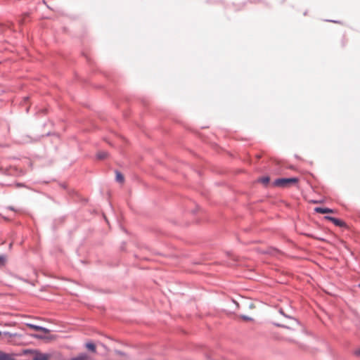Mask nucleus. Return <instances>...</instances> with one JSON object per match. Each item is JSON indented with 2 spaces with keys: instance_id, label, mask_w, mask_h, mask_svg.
I'll return each instance as SVG.
<instances>
[{
  "instance_id": "1",
  "label": "nucleus",
  "mask_w": 360,
  "mask_h": 360,
  "mask_svg": "<svg viewBox=\"0 0 360 360\" xmlns=\"http://www.w3.org/2000/svg\"><path fill=\"white\" fill-rule=\"evenodd\" d=\"M299 182V179L296 177L292 178H282L275 180L274 185L275 186L281 188H288L292 185H295Z\"/></svg>"
},
{
  "instance_id": "2",
  "label": "nucleus",
  "mask_w": 360,
  "mask_h": 360,
  "mask_svg": "<svg viewBox=\"0 0 360 360\" xmlns=\"http://www.w3.org/2000/svg\"><path fill=\"white\" fill-rule=\"evenodd\" d=\"M24 354H32V360H49L50 358V356L49 354L40 353L37 350H25Z\"/></svg>"
},
{
  "instance_id": "3",
  "label": "nucleus",
  "mask_w": 360,
  "mask_h": 360,
  "mask_svg": "<svg viewBox=\"0 0 360 360\" xmlns=\"http://www.w3.org/2000/svg\"><path fill=\"white\" fill-rule=\"evenodd\" d=\"M15 356L13 353H6L0 350V360H16Z\"/></svg>"
},
{
  "instance_id": "4",
  "label": "nucleus",
  "mask_w": 360,
  "mask_h": 360,
  "mask_svg": "<svg viewBox=\"0 0 360 360\" xmlns=\"http://www.w3.org/2000/svg\"><path fill=\"white\" fill-rule=\"evenodd\" d=\"M27 327H29L30 328L33 329V330H34L36 331L43 332V333H46V334L50 333V330L49 329H47L46 328H44V327H41V326H37V325L28 323L27 324Z\"/></svg>"
},
{
  "instance_id": "5",
  "label": "nucleus",
  "mask_w": 360,
  "mask_h": 360,
  "mask_svg": "<svg viewBox=\"0 0 360 360\" xmlns=\"http://www.w3.org/2000/svg\"><path fill=\"white\" fill-rule=\"evenodd\" d=\"M326 219L332 221L335 225L340 226V227L344 226L345 224L344 221H342V220L338 219L337 218H335V217H326Z\"/></svg>"
},
{
  "instance_id": "6",
  "label": "nucleus",
  "mask_w": 360,
  "mask_h": 360,
  "mask_svg": "<svg viewBox=\"0 0 360 360\" xmlns=\"http://www.w3.org/2000/svg\"><path fill=\"white\" fill-rule=\"evenodd\" d=\"M315 211L318 213L326 214V213H332L333 211L329 208L326 207H316Z\"/></svg>"
},
{
  "instance_id": "7",
  "label": "nucleus",
  "mask_w": 360,
  "mask_h": 360,
  "mask_svg": "<svg viewBox=\"0 0 360 360\" xmlns=\"http://www.w3.org/2000/svg\"><path fill=\"white\" fill-rule=\"evenodd\" d=\"M96 156L99 160H104L108 157V153L105 151H100L97 153Z\"/></svg>"
},
{
  "instance_id": "8",
  "label": "nucleus",
  "mask_w": 360,
  "mask_h": 360,
  "mask_svg": "<svg viewBox=\"0 0 360 360\" xmlns=\"http://www.w3.org/2000/svg\"><path fill=\"white\" fill-rule=\"evenodd\" d=\"M86 347L89 349V350H91V352H96V346L94 343H91V342H87L86 344Z\"/></svg>"
},
{
  "instance_id": "9",
  "label": "nucleus",
  "mask_w": 360,
  "mask_h": 360,
  "mask_svg": "<svg viewBox=\"0 0 360 360\" xmlns=\"http://www.w3.org/2000/svg\"><path fill=\"white\" fill-rule=\"evenodd\" d=\"M87 359L88 356L86 354H82L75 358H72L71 360H87Z\"/></svg>"
},
{
  "instance_id": "10",
  "label": "nucleus",
  "mask_w": 360,
  "mask_h": 360,
  "mask_svg": "<svg viewBox=\"0 0 360 360\" xmlns=\"http://www.w3.org/2000/svg\"><path fill=\"white\" fill-rule=\"evenodd\" d=\"M270 181V178L269 176H264L258 179V181L262 184L266 185Z\"/></svg>"
},
{
  "instance_id": "11",
  "label": "nucleus",
  "mask_w": 360,
  "mask_h": 360,
  "mask_svg": "<svg viewBox=\"0 0 360 360\" xmlns=\"http://www.w3.org/2000/svg\"><path fill=\"white\" fill-rule=\"evenodd\" d=\"M116 180L120 183H123L124 181V176L119 172H116Z\"/></svg>"
},
{
  "instance_id": "12",
  "label": "nucleus",
  "mask_w": 360,
  "mask_h": 360,
  "mask_svg": "<svg viewBox=\"0 0 360 360\" xmlns=\"http://www.w3.org/2000/svg\"><path fill=\"white\" fill-rule=\"evenodd\" d=\"M5 262L6 257L0 255V266H3L5 264Z\"/></svg>"
},
{
  "instance_id": "13",
  "label": "nucleus",
  "mask_w": 360,
  "mask_h": 360,
  "mask_svg": "<svg viewBox=\"0 0 360 360\" xmlns=\"http://www.w3.org/2000/svg\"><path fill=\"white\" fill-rule=\"evenodd\" d=\"M116 353L118 354V355H120V356H124V354L122 352H120V351H117Z\"/></svg>"
},
{
  "instance_id": "14",
  "label": "nucleus",
  "mask_w": 360,
  "mask_h": 360,
  "mask_svg": "<svg viewBox=\"0 0 360 360\" xmlns=\"http://www.w3.org/2000/svg\"><path fill=\"white\" fill-rule=\"evenodd\" d=\"M4 335H5V336H6V337H12V336H13V335H11V333H4Z\"/></svg>"
},
{
  "instance_id": "15",
  "label": "nucleus",
  "mask_w": 360,
  "mask_h": 360,
  "mask_svg": "<svg viewBox=\"0 0 360 360\" xmlns=\"http://www.w3.org/2000/svg\"><path fill=\"white\" fill-rule=\"evenodd\" d=\"M27 16H28V15H27V14H25V15H24V16H23V20H22L20 21V23H22V22H23V20H24V18H25V17H27Z\"/></svg>"
},
{
  "instance_id": "16",
  "label": "nucleus",
  "mask_w": 360,
  "mask_h": 360,
  "mask_svg": "<svg viewBox=\"0 0 360 360\" xmlns=\"http://www.w3.org/2000/svg\"><path fill=\"white\" fill-rule=\"evenodd\" d=\"M356 354L357 355L360 356V349H359V350H358V351H356Z\"/></svg>"
}]
</instances>
